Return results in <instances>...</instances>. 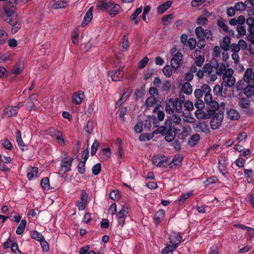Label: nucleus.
Returning a JSON list of instances; mask_svg holds the SVG:
<instances>
[{"mask_svg":"<svg viewBox=\"0 0 254 254\" xmlns=\"http://www.w3.org/2000/svg\"><path fill=\"white\" fill-rule=\"evenodd\" d=\"M234 7L237 12H241L246 8L253 9L254 8V4L252 3L251 0H246L244 2L242 1L237 2Z\"/></svg>","mask_w":254,"mask_h":254,"instance_id":"1","label":"nucleus"},{"mask_svg":"<svg viewBox=\"0 0 254 254\" xmlns=\"http://www.w3.org/2000/svg\"><path fill=\"white\" fill-rule=\"evenodd\" d=\"M172 123L170 121L169 116L167 117L164 126L158 127L156 129L153 131V133L157 134L160 133L161 135H165L167 133L168 130L172 126Z\"/></svg>","mask_w":254,"mask_h":254,"instance_id":"2","label":"nucleus"},{"mask_svg":"<svg viewBox=\"0 0 254 254\" xmlns=\"http://www.w3.org/2000/svg\"><path fill=\"white\" fill-rule=\"evenodd\" d=\"M212 117L210 125L211 128L214 130L217 129L220 126L223 120V115L222 113H219L214 115Z\"/></svg>","mask_w":254,"mask_h":254,"instance_id":"3","label":"nucleus"},{"mask_svg":"<svg viewBox=\"0 0 254 254\" xmlns=\"http://www.w3.org/2000/svg\"><path fill=\"white\" fill-rule=\"evenodd\" d=\"M238 104L241 108L246 109V110H244L246 114H252V112L249 109L251 105V102L249 98L246 97H242L240 98L238 101Z\"/></svg>","mask_w":254,"mask_h":254,"instance_id":"4","label":"nucleus"},{"mask_svg":"<svg viewBox=\"0 0 254 254\" xmlns=\"http://www.w3.org/2000/svg\"><path fill=\"white\" fill-rule=\"evenodd\" d=\"M182 64V54L178 52L173 57L171 61L172 67L177 70L179 66Z\"/></svg>","mask_w":254,"mask_h":254,"instance_id":"5","label":"nucleus"},{"mask_svg":"<svg viewBox=\"0 0 254 254\" xmlns=\"http://www.w3.org/2000/svg\"><path fill=\"white\" fill-rule=\"evenodd\" d=\"M36 96L37 95L36 94H32L24 102L26 109L29 111H34L36 109L35 102L37 101V99L34 97Z\"/></svg>","mask_w":254,"mask_h":254,"instance_id":"6","label":"nucleus"},{"mask_svg":"<svg viewBox=\"0 0 254 254\" xmlns=\"http://www.w3.org/2000/svg\"><path fill=\"white\" fill-rule=\"evenodd\" d=\"M5 12L7 15V17L5 18L6 21L10 25H12L18 21L16 17L17 14L14 11L10 9H5Z\"/></svg>","mask_w":254,"mask_h":254,"instance_id":"7","label":"nucleus"},{"mask_svg":"<svg viewBox=\"0 0 254 254\" xmlns=\"http://www.w3.org/2000/svg\"><path fill=\"white\" fill-rule=\"evenodd\" d=\"M167 161V159L166 158L164 155L161 156L157 155L153 156L152 158V163L154 165H156V166L158 167H161L162 166L167 167V166L164 165V163H166Z\"/></svg>","mask_w":254,"mask_h":254,"instance_id":"8","label":"nucleus"},{"mask_svg":"<svg viewBox=\"0 0 254 254\" xmlns=\"http://www.w3.org/2000/svg\"><path fill=\"white\" fill-rule=\"evenodd\" d=\"M73 160L72 157L67 156L64 157L61 162L62 169L64 170V172L69 171L71 170V166Z\"/></svg>","mask_w":254,"mask_h":254,"instance_id":"9","label":"nucleus"},{"mask_svg":"<svg viewBox=\"0 0 254 254\" xmlns=\"http://www.w3.org/2000/svg\"><path fill=\"white\" fill-rule=\"evenodd\" d=\"M112 0H101L97 2V6L102 10H108L113 6Z\"/></svg>","mask_w":254,"mask_h":254,"instance_id":"10","label":"nucleus"},{"mask_svg":"<svg viewBox=\"0 0 254 254\" xmlns=\"http://www.w3.org/2000/svg\"><path fill=\"white\" fill-rule=\"evenodd\" d=\"M207 107L206 108V112H207L211 118L214 116L215 112L218 110L219 108V105L218 103L216 101H213L207 104Z\"/></svg>","mask_w":254,"mask_h":254,"instance_id":"11","label":"nucleus"},{"mask_svg":"<svg viewBox=\"0 0 254 254\" xmlns=\"http://www.w3.org/2000/svg\"><path fill=\"white\" fill-rule=\"evenodd\" d=\"M123 69V68H119L118 69L113 70L110 72L109 75H110L112 81H118L121 80L124 76Z\"/></svg>","mask_w":254,"mask_h":254,"instance_id":"12","label":"nucleus"},{"mask_svg":"<svg viewBox=\"0 0 254 254\" xmlns=\"http://www.w3.org/2000/svg\"><path fill=\"white\" fill-rule=\"evenodd\" d=\"M128 207H123L117 214L119 225L123 226L125 222V218L128 214Z\"/></svg>","mask_w":254,"mask_h":254,"instance_id":"13","label":"nucleus"},{"mask_svg":"<svg viewBox=\"0 0 254 254\" xmlns=\"http://www.w3.org/2000/svg\"><path fill=\"white\" fill-rule=\"evenodd\" d=\"M169 240L168 243L174 246L176 245V247H178L182 240V237L175 232H172L170 234Z\"/></svg>","mask_w":254,"mask_h":254,"instance_id":"14","label":"nucleus"},{"mask_svg":"<svg viewBox=\"0 0 254 254\" xmlns=\"http://www.w3.org/2000/svg\"><path fill=\"white\" fill-rule=\"evenodd\" d=\"M194 129L196 131L198 132H202L205 133L206 134L209 133L210 132V129L208 126L204 122H200L195 124Z\"/></svg>","mask_w":254,"mask_h":254,"instance_id":"15","label":"nucleus"},{"mask_svg":"<svg viewBox=\"0 0 254 254\" xmlns=\"http://www.w3.org/2000/svg\"><path fill=\"white\" fill-rule=\"evenodd\" d=\"M19 108L18 106L9 107L4 111L3 117L4 118H10L16 116L18 113V109Z\"/></svg>","mask_w":254,"mask_h":254,"instance_id":"16","label":"nucleus"},{"mask_svg":"<svg viewBox=\"0 0 254 254\" xmlns=\"http://www.w3.org/2000/svg\"><path fill=\"white\" fill-rule=\"evenodd\" d=\"M16 140L17 143L22 151H25L28 150V146L27 144H25L22 139L21 133L20 130H17L16 132Z\"/></svg>","mask_w":254,"mask_h":254,"instance_id":"17","label":"nucleus"},{"mask_svg":"<svg viewBox=\"0 0 254 254\" xmlns=\"http://www.w3.org/2000/svg\"><path fill=\"white\" fill-rule=\"evenodd\" d=\"M223 80L222 82V86L225 87H232L234 85L236 81L235 77L232 75H223Z\"/></svg>","mask_w":254,"mask_h":254,"instance_id":"18","label":"nucleus"},{"mask_svg":"<svg viewBox=\"0 0 254 254\" xmlns=\"http://www.w3.org/2000/svg\"><path fill=\"white\" fill-rule=\"evenodd\" d=\"M93 7H90L86 12L83 19L81 24V26L82 27H85L88 23H89L93 18Z\"/></svg>","mask_w":254,"mask_h":254,"instance_id":"19","label":"nucleus"},{"mask_svg":"<svg viewBox=\"0 0 254 254\" xmlns=\"http://www.w3.org/2000/svg\"><path fill=\"white\" fill-rule=\"evenodd\" d=\"M218 165L219 171L223 176H225L224 171L227 169V163L224 156H220L219 157Z\"/></svg>","mask_w":254,"mask_h":254,"instance_id":"20","label":"nucleus"},{"mask_svg":"<svg viewBox=\"0 0 254 254\" xmlns=\"http://www.w3.org/2000/svg\"><path fill=\"white\" fill-rule=\"evenodd\" d=\"M252 73L253 70L252 68H248L246 70L243 79L245 82H247L248 84H250L251 85H254V80L252 79Z\"/></svg>","mask_w":254,"mask_h":254,"instance_id":"21","label":"nucleus"},{"mask_svg":"<svg viewBox=\"0 0 254 254\" xmlns=\"http://www.w3.org/2000/svg\"><path fill=\"white\" fill-rule=\"evenodd\" d=\"M84 97V93L81 91H79L74 93L72 96V101L76 105L81 104Z\"/></svg>","mask_w":254,"mask_h":254,"instance_id":"22","label":"nucleus"},{"mask_svg":"<svg viewBox=\"0 0 254 254\" xmlns=\"http://www.w3.org/2000/svg\"><path fill=\"white\" fill-rule=\"evenodd\" d=\"M142 6H140L139 7L137 8L130 16V20L133 21L134 24L135 25H137L139 23L140 19L139 18H137V16L142 12Z\"/></svg>","mask_w":254,"mask_h":254,"instance_id":"23","label":"nucleus"},{"mask_svg":"<svg viewBox=\"0 0 254 254\" xmlns=\"http://www.w3.org/2000/svg\"><path fill=\"white\" fill-rule=\"evenodd\" d=\"M175 130L176 128L172 126L168 130L167 133L164 135L166 141L170 142L175 139L176 136Z\"/></svg>","mask_w":254,"mask_h":254,"instance_id":"24","label":"nucleus"},{"mask_svg":"<svg viewBox=\"0 0 254 254\" xmlns=\"http://www.w3.org/2000/svg\"><path fill=\"white\" fill-rule=\"evenodd\" d=\"M194 115L196 118L199 120L207 119L211 118L210 114L207 112H204L202 109H197L194 113Z\"/></svg>","mask_w":254,"mask_h":254,"instance_id":"25","label":"nucleus"},{"mask_svg":"<svg viewBox=\"0 0 254 254\" xmlns=\"http://www.w3.org/2000/svg\"><path fill=\"white\" fill-rule=\"evenodd\" d=\"M172 2L170 0H168L162 4L160 5L157 7V12L158 14H162L168 10L171 6Z\"/></svg>","mask_w":254,"mask_h":254,"instance_id":"26","label":"nucleus"},{"mask_svg":"<svg viewBox=\"0 0 254 254\" xmlns=\"http://www.w3.org/2000/svg\"><path fill=\"white\" fill-rule=\"evenodd\" d=\"M88 195L86 192L83 190L81 191L80 200L78 202L77 206H86L87 203Z\"/></svg>","mask_w":254,"mask_h":254,"instance_id":"27","label":"nucleus"},{"mask_svg":"<svg viewBox=\"0 0 254 254\" xmlns=\"http://www.w3.org/2000/svg\"><path fill=\"white\" fill-rule=\"evenodd\" d=\"M121 7L118 4L113 3V6L107 11L111 17L116 16L119 12Z\"/></svg>","mask_w":254,"mask_h":254,"instance_id":"28","label":"nucleus"},{"mask_svg":"<svg viewBox=\"0 0 254 254\" xmlns=\"http://www.w3.org/2000/svg\"><path fill=\"white\" fill-rule=\"evenodd\" d=\"M230 43L231 41L230 37L225 36L223 39L222 42L220 44V47L225 52H227L230 50Z\"/></svg>","mask_w":254,"mask_h":254,"instance_id":"29","label":"nucleus"},{"mask_svg":"<svg viewBox=\"0 0 254 254\" xmlns=\"http://www.w3.org/2000/svg\"><path fill=\"white\" fill-rule=\"evenodd\" d=\"M24 64L22 61L17 62L12 69V72L14 74H19L23 69Z\"/></svg>","mask_w":254,"mask_h":254,"instance_id":"30","label":"nucleus"},{"mask_svg":"<svg viewBox=\"0 0 254 254\" xmlns=\"http://www.w3.org/2000/svg\"><path fill=\"white\" fill-rule=\"evenodd\" d=\"M227 114L229 118L232 120H238L240 118L239 113L234 109H230L227 111Z\"/></svg>","mask_w":254,"mask_h":254,"instance_id":"31","label":"nucleus"},{"mask_svg":"<svg viewBox=\"0 0 254 254\" xmlns=\"http://www.w3.org/2000/svg\"><path fill=\"white\" fill-rule=\"evenodd\" d=\"M165 211L162 209H160L155 214L154 219L156 225L161 222L164 218Z\"/></svg>","mask_w":254,"mask_h":254,"instance_id":"32","label":"nucleus"},{"mask_svg":"<svg viewBox=\"0 0 254 254\" xmlns=\"http://www.w3.org/2000/svg\"><path fill=\"white\" fill-rule=\"evenodd\" d=\"M183 159L184 158L182 155L181 154H177L174 156L171 163H173L174 166H181Z\"/></svg>","mask_w":254,"mask_h":254,"instance_id":"33","label":"nucleus"},{"mask_svg":"<svg viewBox=\"0 0 254 254\" xmlns=\"http://www.w3.org/2000/svg\"><path fill=\"white\" fill-rule=\"evenodd\" d=\"M181 91L187 95L190 94L192 91L191 84L189 82H186L182 85Z\"/></svg>","mask_w":254,"mask_h":254,"instance_id":"34","label":"nucleus"},{"mask_svg":"<svg viewBox=\"0 0 254 254\" xmlns=\"http://www.w3.org/2000/svg\"><path fill=\"white\" fill-rule=\"evenodd\" d=\"M165 110L167 113L170 115H172L174 113V103L173 99H170L169 100L166 104Z\"/></svg>","mask_w":254,"mask_h":254,"instance_id":"35","label":"nucleus"},{"mask_svg":"<svg viewBox=\"0 0 254 254\" xmlns=\"http://www.w3.org/2000/svg\"><path fill=\"white\" fill-rule=\"evenodd\" d=\"M38 168L35 167H30V168L27 170V176L28 179L29 180H31L35 175L38 173Z\"/></svg>","mask_w":254,"mask_h":254,"instance_id":"36","label":"nucleus"},{"mask_svg":"<svg viewBox=\"0 0 254 254\" xmlns=\"http://www.w3.org/2000/svg\"><path fill=\"white\" fill-rule=\"evenodd\" d=\"M67 4L66 0H59L52 5V8L54 9L64 8Z\"/></svg>","mask_w":254,"mask_h":254,"instance_id":"37","label":"nucleus"},{"mask_svg":"<svg viewBox=\"0 0 254 254\" xmlns=\"http://www.w3.org/2000/svg\"><path fill=\"white\" fill-rule=\"evenodd\" d=\"M254 90V85L252 86L248 84V86L244 89V93L247 96L246 98H251L253 95V91Z\"/></svg>","mask_w":254,"mask_h":254,"instance_id":"38","label":"nucleus"},{"mask_svg":"<svg viewBox=\"0 0 254 254\" xmlns=\"http://www.w3.org/2000/svg\"><path fill=\"white\" fill-rule=\"evenodd\" d=\"M176 245H173L169 243H168L166 247L162 250V254H172V252L176 249Z\"/></svg>","mask_w":254,"mask_h":254,"instance_id":"39","label":"nucleus"},{"mask_svg":"<svg viewBox=\"0 0 254 254\" xmlns=\"http://www.w3.org/2000/svg\"><path fill=\"white\" fill-rule=\"evenodd\" d=\"M157 102V99L154 96H150L148 97L144 103L147 108L152 107Z\"/></svg>","mask_w":254,"mask_h":254,"instance_id":"40","label":"nucleus"},{"mask_svg":"<svg viewBox=\"0 0 254 254\" xmlns=\"http://www.w3.org/2000/svg\"><path fill=\"white\" fill-rule=\"evenodd\" d=\"M155 135V133H153V131L150 133H143L139 135V140L141 141H145V140L149 141L151 140Z\"/></svg>","mask_w":254,"mask_h":254,"instance_id":"41","label":"nucleus"},{"mask_svg":"<svg viewBox=\"0 0 254 254\" xmlns=\"http://www.w3.org/2000/svg\"><path fill=\"white\" fill-rule=\"evenodd\" d=\"M94 122L93 120H88L84 129L86 132L92 134L93 132Z\"/></svg>","mask_w":254,"mask_h":254,"instance_id":"42","label":"nucleus"},{"mask_svg":"<svg viewBox=\"0 0 254 254\" xmlns=\"http://www.w3.org/2000/svg\"><path fill=\"white\" fill-rule=\"evenodd\" d=\"M26 224V220L23 219L21 221V222L17 227L16 231V233L17 234L21 235L23 233L25 228Z\"/></svg>","mask_w":254,"mask_h":254,"instance_id":"43","label":"nucleus"},{"mask_svg":"<svg viewBox=\"0 0 254 254\" xmlns=\"http://www.w3.org/2000/svg\"><path fill=\"white\" fill-rule=\"evenodd\" d=\"M41 187L45 190H50V181L48 177L43 178L40 182Z\"/></svg>","mask_w":254,"mask_h":254,"instance_id":"44","label":"nucleus"},{"mask_svg":"<svg viewBox=\"0 0 254 254\" xmlns=\"http://www.w3.org/2000/svg\"><path fill=\"white\" fill-rule=\"evenodd\" d=\"M199 140L200 135L198 134H195L191 136L189 142L191 146H194L199 142Z\"/></svg>","mask_w":254,"mask_h":254,"instance_id":"45","label":"nucleus"},{"mask_svg":"<svg viewBox=\"0 0 254 254\" xmlns=\"http://www.w3.org/2000/svg\"><path fill=\"white\" fill-rule=\"evenodd\" d=\"M193 194V191L187 192L185 193H182L180 196V198L179 200V204L182 205V203L189 197Z\"/></svg>","mask_w":254,"mask_h":254,"instance_id":"46","label":"nucleus"},{"mask_svg":"<svg viewBox=\"0 0 254 254\" xmlns=\"http://www.w3.org/2000/svg\"><path fill=\"white\" fill-rule=\"evenodd\" d=\"M143 126L144 127V129L146 131L151 130V128L152 127L151 117H149L147 119L145 120L144 121H143Z\"/></svg>","mask_w":254,"mask_h":254,"instance_id":"47","label":"nucleus"},{"mask_svg":"<svg viewBox=\"0 0 254 254\" xmlns=\"http://www.w3.org/2000/svg\"><path fill=\"white\" fill-rule=\"evenodd\" d=\"M127 108L125 107H122L118 110L119 117L121 119L122 121H125V115L127 114Z\"/></svg>","mask_w":254,"mask_h":254,"instance_id":"48","label":"nucleus"},{"mask_svg":"<svg viewBox=\"0 0 254 254\" xmlns=\"http://www.w3.org/2000/svg\"><path fill=\"white\" fill-rule=\"evenodd\" d=\"M205 30L201 26L197 27L195 29V33L198 39L204 38Z\"/></svg>","mask_w":254,"mask_h":254,"instance_id":"49","label":"nucleus"},{"mask_svg":"<svg viewBox=\"0 0 254 254\" xmlns=\"http://www.w3.org/2000/svg\"><path fill=\"white\" fill-rule=\"evenodd\" d=\"M134 129L136 133H141L143 130V121H138L134 127Z\"/></svg>","mask_w":254,"mask_h":254,"instance_id":"50","label":"nucleus"},{"mask_svg":"<svg viewBox=\"0 0 254 254\" xmlns=\"http://www.w3.org/2000/svg\"><path fill=\"white\" fill-rule=\"evenodd\" d=\"M121 196L120 192L118 190H113L110 194V198L114 200H118Z\"/></svg>","mask_w":254,"mask_h":254,"instance_id":"51","label":"nucleus"},{"mask_svg":"<svg viewBox=\"0 0 254 254\" xmlns=\"http://www.w3.org/2000/svg\"><path fill=\"white\" fill-rule=\"evenodd\" d=\"M174 108L178 113L182 112V106L181 102V99L179 100L178 98H176L175 101H174Z\"/></svg>","mask_w":254,"mask_h":254,"instance_id":"52","label":"nucleus"},{"mask_svg":"<svg viewBox=\"0 0 254 254\" xmlns=\"http://www.w3.org/2000/svg\"><path fill=\"white\" fill-rule=\"evenodd\" d=\"M99 145V142L98 141V140L97 139H95L94 140L92 146H91V156H94L97 150H98V147Z\"/></svg>","mask_w":254,"mask_h":254,"instance_id":"53","label":"nucleus"},{"mask_svg":"<svg viewBox=\"0 0 254 254\" xmlns=\"http://www.w3.org/2000/svg\"><path fill=\"white\" fill-rule=\"evenodd\" d=\"M101 171V164L97 163L94 165L92 168V174L94 175H98Z\"/></svg>","mask_w":254,"mask_h":254,"instance_id":"54","label":"nucleus"},{"mask_svg":"<svg viewBox=\"0 0 254 254\" xmlns=\"http://www.w3.org/2000/svg\"><path fill=\"white\" fill-rule=\"evenodd\" d=\"M207 21V18L203 15L198 16L197 19V24L199 25H205Z\"/></svg>","mask_w":254,"mask_h":254,"instance_id":"55","label":"nucleus"},{"mask_svg":"<svg viewBox=\"0 0 254 254\" xmlns=\"http://www.w3.org/2000/svg\"><path fill=\"white\" fill-rule=\"evenodd\" d=\"M1 144L3 147L8 150H11L12 144L11 142L7 139H4L1 140Z\"/></svg>","mask_w":254,"mask_h":254,"instance_id":"56","label":"nucleus"},{"mask_svg":"<svg viewBox=\"0 0 254 254\" xmlns=\"http://www.w3.org/2000/svg\"><path fill=\"white\" fill-rule=\"evenodd\" d=\"M151 8V6L146 5L144 7L143 13L141 15L142 19L146 22V15L149 12Z\"/></svg>","mask_w":254,"mask_h":254,"instance_id":"57","label":"nucleus"},{"mask_svg":"<svg viewBox=\"0 0 254 254\" xmlns=\"http://www.w3.org/2000/svg\"><path fill=\"white\" fill-rule=\"evenodd\" d=\"M187 43L190 47V49L192 50L195 48L197 42L195 38H190L188 40Z\"/></svg>","mask_w":254,"mask_h":254,"instance_id":"58","label":"nucleus"},{"mask_svg":"<svg viewBox=\"0 0 254 254\" xmlns=\"http://www.w3.org/2000/svg\"><path fill=\"white\" fill-rule=\"evenodd\" d=\"M53 130L54 131L55 135L56 137V139L58 140H61L63 142H64V139L61 131L57 129H55L54 128H51V130Z\"/></svg>","mask_w":254,"mask_h":254,"instance_id":"59","label":"nucleus"},{"mask_svg":"<svg viewBox=\"0 0 254 254\" xmlns=\"http://www.w3.org/2000/svg\"><path fill=\"white\" fill-rule=\"evenodd\" d=\"M31 237L38 241H41L44 238V237L40 233L36 231L31 233Z\"/></svg>","mask_w":254,"mask_h":254,"instance_id":"60","label":"nucleus"},{"mask_svg":"<svg viewBox=\"0 0 254 254\" xmlns=\"http://www.w3.org/2000/svg\"><path fill=\"white\" fill-rule=\"evenodd\" d=\"M247 24L249 26L250 33H252V31L254 30V18L252 17H250L246 20Z\"/></svg>","mask_w":254,"mask_h":254,"instance_id":"61","label":"nucleus"},{"mask_svg":"<svg viewBox=\"0 0 254 254\" xmlns=\"http://www.w3.org/2000/svg\"><path fill=\"white\" fill-rule=\"evenodd\" d=\"M149 59L147 57H144L139 61L138 64V67L139 68L143 69L145 67Z\"/></svg>","mask_w":254,"mask_h":254,"instance_id":"62","label":"nucleus"},{"mask_svg":"<svg viewBox=\"0 0 254 254\" xmlns=\"http://www.w3.org/2000/svg\"><path fill=\"white\" fill-rule=\"evenodd\" d=\"M246 40L251 42V48L253 46H254V30L252 31V33L249 34L246 36Z\"/></svg>","mask_w":254,"mask_h":254,"instance_id":"63","label":"nucleus"},{"mask_svg":"<svg viewBox=\"0 0 254 254\" xmlns=\"http://www.w3.org/2000/svg\"><path fill=\"white\" fill-rule=\"evenodd\" d=\"M217 24L224 32H227L228 31V26L223 20H218Z\"/></svg>","mask_w":254,"mask_h":254,"instance_id":"64","label":"nucleus"}]
</instances>
